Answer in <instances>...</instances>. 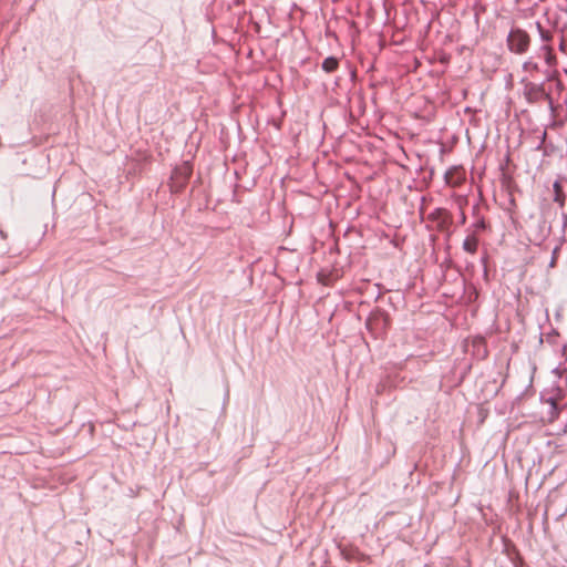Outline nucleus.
I'll return each instance as SVG.
<instances>
[{"label":"nucleus","mask_w":567,"mask_h":567,"mask_svg":"<svg viewBox=\"0 0 567 567\" xmlns=\"http://www.w3.org/2000/svg\"><path fill=\"white\" fill-rule=\"evenodd\" d=\"M478 243V237L475 234L468 235L463 241V249L466 252L474 255L477 251Z\"/></svg>","instance_id":"39448f33"},{"label":"nucleus","mask_w":567,"mask_h":567,"mask_svg":"<svg viewBox=\"0 0 567 567\" xmlns=\"http://www.w3.org/2000/svg\"><path fill=\"white\" fill-rule=\"evenodd\" d=\"M564 354L567 357V348H564Z\"/></svg>","instance_id":"1a4fd4ad"},{"label":"nucleus","mask_w":567,"mask_h":567,"mask_svg":"<svg viewBox=\"0 0 567 567\" xmlns=\"http://www.w3.org/2000/svg\"><path fill=\"white\" fill-rule=\"evenodd\" d=\"M338 65H339V62L333 56H329V58L324 59V61L322 62V69L327 73L334 72L338 69Z\"/></svg>","instance_id":"423d86ee"},{"label":"nucleus","mask_w":567,"mask_h":567,"mask_svg":"<svg viewBox=\"0 0 567 567\" xmlns=\"http://www.w3.org/2000/svg\"><path fill=\"white\" fill-rule=\"evenodd\" d=\"M536 27H537V30H538L539 35L543 41H545V42L551 41L553 33L549 30L544 29L539 22L536 23Z\"/></svg>","instance_id":"0eeeda50"},{"label":"nucleus","mask_w":567,"mask_h":567,"mask_svg":"<svg viewBox=\"0 0 567 567\" xmlns=\"http://www.w3.org/2000/svg\"><path fill=\"white\" fill-rule=\"evenodd\" d=\"M466 178V172L462 166H453L445 173V182L451 187L461 186Z\"/></svg>","instance_id":"f03ea898"},{"label":"nucleus","mask_w":567,"mask_h":567,"mask_svg":"<svg viewBox=\"0 0 567 567\" xmlns=\"http://www.w3.org/2000/svg\"><path fill=\"white\" fill-rule=\"evenodd\" d=\"M461 220L464 223L465 221V215H463V217H461Z\"/></svg>","instance_id":"9d476101"},{"label":"nucleus","mask_w":567,"mask_h":567,"mask_svg":"<svg viewBox=\"0 0 567 567\" xmlns=\"http://www.w3.org/2000/svg\"><path fill=\"white\" fill-rule=\"evenodd\" d=\"M429 219L436 223L439 229L443 230L450 227L452 224V217L450 213L444 208H436L429 215Z\"/></svg>","instance_id":"7ed1b4c3"},{"label":"nucleus","mask_w":567,"mask_h":567,"mask_svg":"<svg viewBox=\"0 0 567 567\" xmlns=\"http://www.w3.org/2000/svg\"><path fill=\"white\" fill-rule=\"evenodd\" d=\"M530 44V37L529 34L519 29H512L508 37H507V47L511 52L516 54H523L525 53Z\"/></svg>","instance_id":"f257e3e1"},{"label":"nucleus","mask_w":567,"mask_h":567,"mask_svg":"<svg viewBox=\"0 0 567 567\" xmlns=\"http://www.w3.org/2000/svg\"><path fill=\"white\" fill-rule=\"evenodd\" d=\"M543 50L545 51L546 62L551 64L555 61V55L553 53V48L550 45H544Z\"/></svg>","instance_id":"6e6552de"},{"label":"nucleus","mask_w":567,"mask_h":567,"mask_svg":"<svg viewBox=\"0 0 567 567\" xmlns=\"http://www.w3.org/2000/svg\"><path fill=\"white\" fill-rule=\"evenodd\" d=\"M193 168L192 166L185 162L181 166L176 167L173 172L172 179L174 183L178 185V187H183L188 178L192 176Z\"/></svg>","instance_id":"20e7f679"}]
</instances>
